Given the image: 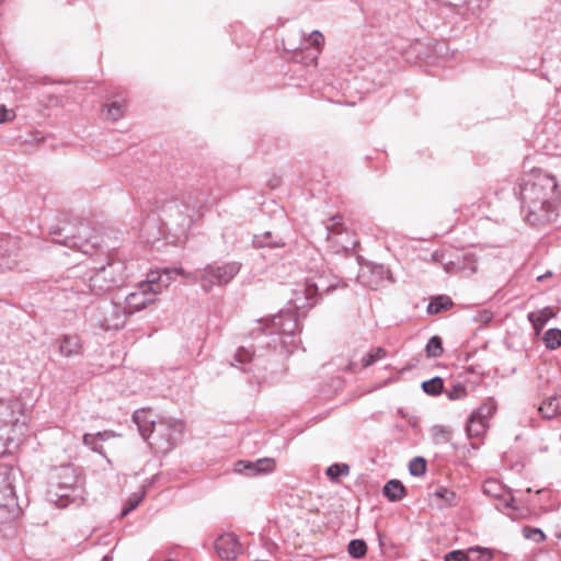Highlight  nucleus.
<instances>
[{"label":"nucleus","instance_id":"nucleus-9","mask_svg":"<svg viewBox=\"0 0 561 561\" xmlns=\"http://www.w3.org/2000/svg\"><path fill=\"white\" fill-rule=\"evenodd\" d=\"M215 549L220 559L236 560L242 553V546L233 534L220 535L215 541Z\"/></svg>","mask_w":561,"mask_h":561},{"label":"nucleus","instance_id":"nucleus-2","mask_svg":"<svg viewBox=\"0 0 561 561\" xmlns=\"http://www.w3.org/2000/svg\"><path fill=\"white\" fill-rule=\"evenodd\" d=\"M170 270H154L147 274L145 280L140 282L136 289L125 298L127 312L135 313L156 301V296L162 294L172 283Z\"/></svg>","mask_w":561,"mask_h":561},{"label":"nucleus","instance_id":"nucleus-28","mask_svg":"<svg viewBox=\"0 0 561 561\" xmlns=\"http://www.w3.org/2000/svg\"><path fill=\"white\" fill-rule=\"evenodd\" d=\"M444 393L449 400H461L467 397V388L463 383H454L450 388L444 390Z\"/></svg>","mask_w":561,"mask_h":561},{"label":"nucleus","instance_id":"nucleus-12","mask_svg":"<svg viewBox=\"0 0 561 561\" xmlns=\"http://www.w3.org/2000/svg\"><path fill=\"white\" fill-rule=\"evenodd\" d=\"M58 351L62 357H73L82 354L83 345L77 334H64L58 340Z\"/></svg>","mask_w":561,"mask_h":561},{"label":"nucleus","instance_id":"nucleus-7","mask_svg":"<svg viewBox=\"0 0 561 561\" xmlns=\"http://www.w3.org/2000/svg\"><path fill=\"white\" fill-rule=\"evenodd\" d=\"M18 403L9 400H0V444L4 447L5 442L12 439L8 428L11 426L12 430L20 428L21 434L24 423L20 424L19 419L15 417V408Z\"/></svg>","mask_w":561,"mask_h":561},{"label":"nucleus","instance_id":"nucleus-15","mask_svg":"<svg viewBox=\"0 0 561 561\" xmlns=\"http://www.w3.org/2000/svg\"><path fill=\"white\" fill-rule=\"evenodd\" d=\"M539 412L545 419H553L561 414V391L548 397L539 407Z\"/></svg>","mask_w":561,"mask_h":561},{"label":"nucleus","instance_id":"nucleus-22","mask_svg":"<svg viewBox=\"0 0 561 561\" xmlns=\"http://www.w3.org/2000/svg\"><path fill=\"white\" fill-rule=\"evenodd\" d=\"M350 473V466L347 463H333L327 470L325 474L332 482H337L341 477H346Z\"/></svg>","mask_w":561,"mask_h":561},{"label":"nucleus","instance_id":"nucleus-1","mask_svg":"<svg viewBox=\"0 0 561 561\" xmlns=\"http://www.w3.org/2000/svg\"><path fill=\"white\" fill-rule=\"evenodd\" d=\"M519 198L525 220L534 227H545L559 215L561 192L554 176L534 170L519 184Z\"/></svg>","mask_w":561,"mask_h":561},{"label":"nucleus","instance_id":"nucleus-39","mask_svg":"<svg viewBox=\"0 0 561 561\" xmlns=\"http://www.w3.org/2000/svg\"><path fill=\"white\" fill-rule=\"evenodd\" d=\"M445 561H467V551L454 550L445 556Z\"/></svg>","mask_w":561,"mask_h":561},{"label":"nucleus","instance_id":"nucleus-46","mask_svg":"<svg viewBox=\"0 0 561 561\" xmlns=\"http://www.w3.org/2000/svg\"><path fill=\"white\" fill-rule=\"evenodd\" d=\"M465 259L466 260H470V262H471L470 270L472 272H476L477 271V264H476V261L473 260V255L468 254V255L465 256Z\"/></svg>","mask_w":561,"mask_h":561},{"label":"nucleus","instance_id":"nucleus-17","mask_svg":"<svg viewBox=\"0 0 561 561\" xmlns=\"http://www.w3.org/2000/svg\"><path fill=\"white\" fill-rule=\"evenodd\" d=\"M488 427L489 423L471 413L468 419L466 432L469 438H479L485 434Z\"/></svg>","mask_w":561,"mask_h":561},{"label":"nucleus","instance_id":"nucleus-35","mask_svg":"<svg viewBox=\"0 0 561 561\" xmlns=\"http://www.w3.org/2000/svg\"><path fill=\"white\" fill-rule=\"evenodd\" d=\"M144 497V493H140V494H133V496H130L128 499V502H127V505L126 507L122 511V516H126L129 512H131L133 510H135L138 504L141 502Z\"/></svg>","mask_w":561,"mask_h":561},{"label":"nucleus","instance_id":"nucleus-40","mask_svg":"<svg viewBox=\"0 0 561 561\" xmlns=\"http://www.w3.org/2000/svg\"><path fill=\"white\" fill-rule=\"evenodd\" d=\"M73 480L75 479L72 477L71 478V482L66 483V484L59 483L58 485H56V490L54 491V495L60 496V497L68 496V491L72 488Z\"/></svg>","mask_w":561,"mask_h":561},{"label":"nucleus","instance_id":"nucleus-19","mask_svg":"<svg viewBox=\"0 0 561 561\" xmlns=\"http://www.w3.org/2000/svg\"><path fill=\"white\" fill-rule=\"evenodd\" d=\"M382 491L383 495L392 502L399 501L405 495V489L398 480L388 481Z\"/></svg>","mask_w":561,"mask_h":561},{"label":"nucleus","instance_id":"nucleus-41","mask_svg":"<svg viewBox=\"0 0 561 561\" xmlns=\"http://www.w3.org/2000/svg\"><path fill=\"white\" fill-rule=\"evenodd\" d=\"M493 318V313L489 310H481L477 313L474 320L481 323H489Z\"/></svg>","mask_w":561,"mask_h":561},{"label":"nucleus","instance_id":"nucleus-11","mask_svg":"<svg viewBox=\"0 0 561 561\" xmlns=\"http://www.w3.org/2000/svg\"><path fill=\"white\" fill-rule=\"evenodd\" d=\"M88 227L84 225H81L78 228V236H66L65 240L62 241V244L66 247H69L71 249L78 250L82 252L83 254H92L94 248L96 247V242H92L88 238H83L88 236Z\"/></svg>","mask_w":561,"mask_h":561},{"label":"nucleus","instance_id":"nucleus-45","mask_svg":"<svg viewBox=\"0 0 561 561\" xmlns=\"http://www.w3.org/2000/svg\"><path fill=\"white\" fill-rule=\"evenodd\" d=\"M433 432H434L435 437H439V436L447 437L448 436V431L443 426H435L433 428Z\"/></svg>","mask_w":561,"mask_h":561},{"label":"nucleus","instance_id":"nucleus-47","mask_svg":"<svg viewBox=\"0 0 561 561\" xmlns=\"http://www.w3.org/2000/svg\"><path fill=\"white\" fill-rule=\"evenodd\" d=\"M551 274H552L551 272H547L546 274L538 276L537 279L539 282H541V280L546 279L547 277L551 276Z\"/></svg>","mask_w":561,"mask_h":561},{"label":"nucleus","instance_id":"nucleus-18","mask_svg":"<svg viewBox=\"0 0 561 561\" xmlns=\"http://www.w3.org/2000/svg\"><path fill=\"white\" fill-rule=\"evenodd\" d=\"M432 497L437 501L439 506H455L457 505V495L454 491L438 486L433 493Z\"/></svg>","mask_w":561,"mask_h":561},{"label":"nucleus","instance_id":"nucleus-30","mask_svg":"<svg viewBox=\"0 0 561 561\" xmlns=\"http://www.w3.org/2000/svg\"><path fill=\"white\" fill-rule=\"evenodd\" d=\"M325 228L328 230L329 239L332 238L333 236L341 234L342 231L344 230L342 218L340 216L331 217L328 220Z\"/></svg>","mask_w":561,"mask_h":561},{"label":"nucleus","instance_id":"nucleus-37","mask_svg":"<svg viewBox=\"0 0 561 561\" xmlns=\"http://www.w3.org/2000/svg\"><path fill=\"white\" fill-rule=\"evenodd\" d=\"M253 352L249 348L240 347L236 352L234 358L238 363H248L252 359Z\"/></svg>","mask_w":561,"mask_h":561},{"label":"nucleus","instance_id":"nucleus-24","mask_svg":"<svg viewBox=\"0 0 561 561\" xmlns=\"http://www.w3.org/2000/svg\"><path fill=\"white\" fill-rule=\"evenodd\" d=\"M492 552L485 548H470L467 550V561H490Z\"/></svg>","mask_w":561,"mask_h":561},{"label":"nucleus","instance_id":"nucleus-49","mask_svg":"<svg viewBox=\"0 0 561 561\" xmlns=\"http://www.w3.org/2000/svg\"><path fill=\"white\" fill-rule=\"evenodd\" d=\"M5 511H7L5 507H0V515L5 513Z\"/></svg>","mask_w":561,"mask_h":561},{"label":"nucleus","instance_id":"nucleus-26","mask_svg":"<svg viewBox=\"0 0 561 561\" xmlns=\"http://www.w3.org/2000/svg\"><path fill=\"white\" fill-rule=\"evenodd\" d=\"M543 342L549 350H556L561 346V330L549 329L543 336Z\"/></svg>","mask_w":561,"mask_h":561},{"label":"nucleus","instance_id":"nucleus-50","mask_svg":"<svg viewBox=\"0 0 561 561\" xmlns=\"http://www.w3.org/2000/svg\"><path fill=\"white\" fill-rule=\"evenodd\" d=\"M3 0H0V3L2 2Z\"/></svg>","mask_w":561,"mask_h":561},{"label":"nucleus","instance_id":"nucleus-3","mask_svg":"<svg viewBox=\"0 0 561 561\" xmlns=\"http://www.w3.org/2000/svg\"><path fill=\"white\" fill-rule=\"evenodd\" d=\"M126 277L125 263L121 260H112L90 277L89 289L94 295L100 296L119 287Z\"/></svg>","mask_w":561,"mask_h":561},{"label":"nucleus","instance_id":"nucleus-29","mask_svg":"<svg viewBox=\"0 0 561 561\" xmlns=\"http://www.w3.org/2000/svg\"><path fill=\"white\" fill-rule=\"evenodd\" d=\"M422 389L427 394H439L443 391V379L439 377H434L430 380H426L422 383Z\"/></svg>","mask_w":561,"mask_h":561},{"label":"nucleus","instance_id":"nucleus-10","mask_svg":"<svg viewBox=\"0 0 561 561\" xmlns=\"http://www.w3.org/2000/svg\"><path fill=\"white\" fill-rule=\"evenodd\" d=\"M275 469V461L272 458H261L256 461L239 460L234 465V471L247 477L270 473Z\"/></svg>","mask_w":561,"mask_h":561},{"label":"nucleus","instance_id":"nucleus-14","mask_svg":"<svg viewBox=\"0 0 561 561\" xmlns=\"http://www.w3.org/2000/svg\"><path fill=\"white\" fill-rule=\"evenodd\" d=\"M130 313L127 312V306L125 305L124 308L112 305L111 306V314L105 316L103 319V325L106 330H118L124 327L126 323L127 317Z\"/></svg>","mask_w":561,"mask_h":561},{"label":"nucleus","instance_id":"nucleus-32","mask_svg":"<svg viewBox=\"0 0 561 561\" xmlns=\"http://www.w3.org/2000/svg\"><path fill=\"white\" fill-rule=\"evenodd\" d=\"M426 353L430 357H438L443 354L442 340L438 336H432L426 344Z\"/></svg>","mask_w":561,"mask_h":561},{"label":"nucleus","instance_id":"nucleus-33","mask_svg":"<svg viewBox=\"0 0 561 561\" xmlns=\"http://www.w3.org/2000/svg\"><path fill=\"white\" fill-rule=\"evenodd\" d=\"M409 470L412 476L420 477L426 471V461L422 457H415L410 461Z\"/></svg>","mask_w":561,"mask_h":561},{"label":"nucleus","instance_id":"nucleus-27","mask_svg":"<svg viewBox=\"0 0 561 561\" xmlns=\"http://www.w3.org/2000/svg\"><path fill=\"white\" fill-rule=\"evenodd\" d=\"M348 553L356 559L363 558L367 552V545L362 539H353L347 546Z\"/></svg>","mask_w":561,"mask_h":561},{"label":"nucleus","instance_id":"nucleus-8","mask_svg":"<svg viewBox=\"0 0 561 561\" xmlns=\"http://www.w3.org/2000/svg\"><path fill=\"white\" fill-rule=\"evenodd\" d=\"M319 285L310 279H307L304 285H298L294 290V297L290 299L293 308L296 310H304L314 305V297L319 293Z\"/></svg>","mask_w":561,"mask_h":561},{"label":"nucleus","instance_id":"nucleus-20","mask_svg":"<svg viewBox=\"0 0 561 561\" xmlns=\"http://www.w3.org/2000/svg\"><path fill=\"white\" fill-rule=\"evenodd\" d=\"M105 117L112 122H116L124 116L125 103L123 100H115L104 105Z\"/></svg>","mask_w":561,"mask_h":561},{"label":"nucleus","instance_id":"nucleus-5","mask_svg":"<svg viewBox=\"0 0 561 561\" xmlns=\"http://www.w3.org/2000/svg\"><path fill=\"white\" fill-rule=\"evenodd\" d=\"M240 271V264L237 262L226 263L224 265H207L199 276L201 286L205 291H209L215 285L228 284Z\"/></svg>","mask_w":561,"mask_h":561},{"label":"nucleus","instance_id":"nucleus-36","mask_svg":"<svg viewBox=\"0 0 561 561\" xmlns=\"http://www.w3.org/2000/svg\"><path fill=\"white\" fill-rule=\"evenodd\" d=\"M15 117L16 113L13 108L0 104V124L12 122Z\"/></svg>","mask_w":561,"mask_h":561},{"label":"nucleus","instance_id":"nucleus-48","mask_svg":"<svg viewBox=\"0 0 561 561\" xmlns=\"http://www.w3.org/2000/svg\"><path fill=\"white\" fill-rule=\"evenodd\" d=\"M264 245L279 247L280 244L278 242H276V243L265 242Z\"/></svg>","mask_w":561,"mask_h":561},{"label":"nucleus","instance_id":"nucleus-21","mask_svg":"<svg viewBox=\"0 0 561 561\" xmlns=\"http://www.w3.org/2000/svg\"><path fill=\"white\" fill-rule=\"evenodd\" d=\"M495 411L496 403L492 399H489L483 402L477 410H474L472 414L488 423L489 419L494 414Z\"/></svg>","mask_w":561,"mask_h":561},{"label":"nucleus","instance_id":"nucleus-43","mask_svg":"<svg viewBox=\"0 0 561 561\" xmlns=\"http://www.w3.org/2000/svg\"><path fill=\"white\" fill-rule=\"evenodd\" d=\"M93 436H95V439L99 442H103V440H106L111 437H116V436H119L118 434H116L115 432L113 431H103V432H99L96 434H93Z\"/></svg>","mask_w":561,"mask_h":561},{"label":"nucleus","instance_id":"nucleus-34","mask_svg":"<svg viewBox=\"0 0 561 561\" xmlns=\"http://www.w3.org/2000/svg\"><path fill=\"white\" fill-rule=\"evenodd\" d=\"M82 442L85 446L90 447L94 453H98L105 457L102 445L98 444V440L95 439V436H93V434H84L82 437Z\"/></svg>","mask_w":561,"mask_h":561},{"label":"nucleus","instance_id":"nucleus-13","mask_svg":"<svg viewBox=\"0 0 561 561\" xmlns=\"http://www.w3.org/2000/svg\"><path fill=\"white\" fill-rule=\"evenodd\" d=\"M133 421L137 424L140 435L148 439L152 434L153 426H157L158 422L154 421L151 411L140 409L134 412Z\"/></svg>","mask_w":561,"mask_h":561},{"label":"nucleus","instance_id":"nucleus-25","mask_svg":"<svg viewBox=\"0 0 561 561\" xmlns=\"http://www.w3.org/2000/svg\"><path fill=\"white\" fill-rule=\"evenodd\" d=\"M386 350L382 347H376L365 354L362 358V366L369 367L381 358L386 357Z\"/></svg>","mask_w":561,"mask_h":561},{"label":"nucleus","instance_id":"nucleus-6","mask_svg":"<svg viewBox=\"0 0 561 561\" xmlns=\"http://www.w3.org/2000/svg\"><path fill=\"white\" fill-rule=\"evenodd\" d=\"M482 490L485 495L493 497L494 500L497 501L495 507L499 511L504 512L508 516H511V514L506 511L516 510V507L514 506V496L511 494V491L506 489L499 480H485Z\"/></svg>","mask_w":561,"mask_h":561},{"label":"nucleus","instance_id":"nucleus-31","mask_svg":"<svg viewBox=\"0 0 561 561\" xmlns=\"http://www.w3.org/2000/svg\"><path fill=\"white\" fill-rule=\"evenodd\" d=\"M522 533L525 539L534 540L535 542H542L546 540V535L540 528L525 526L523 527Z\"/></svg>","mask_w":561,"mask_h":561},{"label":"nucleus","instance_id":"nucleus-44","mask_svg":"<svg viewBox=\"0 0 561 561\" xmlns=\"http://www.w3.org/2000/svg\"><path fill=\"white\" fill-rule=\"evenodd\" d=\"M282 320H283V316H277V317H275V318H274V320H273L274 325H275V327H278V328H279V330H280L282 332H285V333H287V332H288V333H289V332H293V331H294V328L296 327V324H295V323H293V324L290 325V328L286 329V328H283Z\"/></svg>","mask_w":561,"mask_h":561},{"label":"nucleus","instance_id":"nucleus-16","mask_svg":"<svg viewBox=\"0 0 561 561\" xmlns=\"http://www.w3.org/2000/svg\"><path fill=\"white\" fill-rule=\"evenodd\" d=\"M556 313L550 307H545L540 310L528 313V320L533 324L536 334H539L547 322L553 318Z\"/></svg>","mask_w":561,"mask_h":561},{"label":"nucleus","instance_id":"nucleus-38","mask_svg":"<svg viewBox=\"0 0 561 561\" xmlns=\"http://www.w3.org/2000/svg\"><path fill=\"white\" fill-rule=\"evenodd\" d=\"M309 43L311 46L316 47L317 49H320L324 43L323 35L319 31H313L309 35Z\"/></svg>","mask_w":561,"mask_h":561},{"label":"nucleus","instance_id":"nucleus-23","mask_svg":"<svg viewBox=\"0 0 561 561\" xmlns=\"http://www.w3.org/2000/svg\"><path fill=\"white\" fill-rule=\"evenodd\" d=\"M453 305V301L447 296H438L434 298L427 306V313L436 314L442 310L448 309Z\"/></svg>","mask_w":561,"mask_h":561},{"label":"nucleus","instance_id":"nucleus-42","mask_svg":"<svg viewBox=\"0 0 561 561\" xmlns=\"http://www.w3.org/2000/svg\"><path fill=\"white\" fill-rule=\"evenodd\" d=\"M171 271L170 273V276L173 278L172 274H178V275H181L183 277H186V278H190L192 279L193 282H197L199 280V278H197V276H195L194 274L192 273H186L183 268L179 267V268H169Z\"/></svg>","mask_w":561,"mask_h":561},{"label":"nucleus","instance_id":"nucleus-4","mask_svg":"<svg viewBox=\"0 0 561 561\" xmlns=\"http://www.w3.org/2000/svg\"><path fill=\"white\" fill-rule=\"evenodd\" d=\"M184 425L176 420H161L153 426L149 444L160 451H169L183 433Z\"/></svg>","mask_w":561,"mask_h":561}]
</instances>
